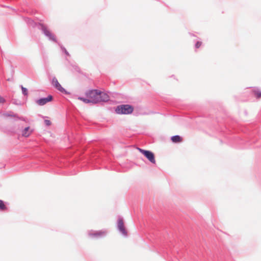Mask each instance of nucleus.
Masks as SVG:
<instances>
[{
    "label": "nucleus",
    "instance_id": "obj_14",
    "mask_svg": "<svg viewBox=\"0 0 261 261\" xmlns=\"http://www.w3.org/2000/svg\"><path fill=\"white\" fill-rule=\"evenodd\" d=\"M44 122H45V124L48 126H49L51 124V122L48 120H45L44 121Z\"/></svg>",
    "mask_w": 261,
    "mask_h": 261
},
{
    "label": "nucleus",
    "instance_id": "obj_17",
    "mask_svg": "<svg viewBox=\"0 0 261 261\" xmlns=\"http://www.w3.org/2000/svg\"><path fill=\"white\" fill-rule=\"evenodd\" d=\"M65 53L67 55H68V53L66 51H65Z\"/></svg>",
    "mask_w": 261,
    "mask_h": 261
},
{
    "label": "nucleus",
    "instance_id": "obj_10",
    "mask_svg": "<svg viewBox=\"0 0 261 261\" xmlns=\"http://www.w3.org/2000/svg\"><path fill=\"white\" fill-rule=\"evenodd\" d=\"M118 227L119 230L123 233H125V230L124 228L123 223L122 220H120L118 222Z\"/></svg>",
    "mask_w": 261,
    "mask_h": 261
},
{
    "label": "nucleus",
    "instance_id": "obj_7",
    "mask_svg": "<svg viewBox=\"0 0 261 261\" xmlns=\"http://www.w3.org/2000/svg\"><path fill=\"white\" fill-rule=\"evenodd\" d=\"M32 133V130H30V127H25L22 132V135L25 137H29Z\"/></svg>",
    "mask_w": 261,
    "mask_h": 261
},
{
    "label": "nucleus",
    "instance_id": "obj_12",
    "mask_svg": "<svg viewBox=\"0 0 261 261\" xmlns=\"http://www.w3.org/2000/svg\"><path fill=\"white\" fill-rule=\"evenodd\" d=\"M21 89H22L23 94L25 95H27L28 94L27 89L22 86L21 87Z\"/></svg>",
    "mask_w": 261,
    "mask_h": 261
},
{
    "label": "nucleus",
    "instance_id": "obj_13",
    "mask_svg": "<svg viewBox=\"0 0 261 261\" xmlns=\"http://www.w3.org/2000/svg\"><path fill=\"white\" fill-rule=\"evenodd\" d=\"M202 45V42H200V41H198L196 44H195V46L197 48H198L200 47V46Z\"/></svg>",
    "mask_w": 261,
    "mask_h": 261
},
{
    "label": "nucleus",
    "instance_id": "obj_8",
    "mask_svg": "<svg viewBox=\"0 0 261 261\" xmlns=\"http://www.w3.org/2000/svg\"><path fill=\"white\" fill-rule=\"evenodd\" d=\"M43 31L44 34L47 36H48L50 39L54 41H56L55 36L46 28H43Z\"/></svg>",
    "mask_w": 261,
    "mask_h": 261
},
{
    "label": "nucleus",
    "instance_id": "obj_4",
    "mask_svg": "<svg viewBox=\"0 0 261 261\" xmlns=\"http://www.w3.org/2000/svg\"><path fill=\"white\" fill-rule=\"evenodd\" d=\"M53 84L60 91L65 92V89L61 86L56 77L53 79Z\"/></svg>",
    "mask_w": 261,
    "mask_h": 261
},
{
    "label": "nucleus",
    "instance_id": "obj_6",
    "mask_svg": "<svg viewBox=\"0 0 261 261\" xmlns=\"http://www.w3.org/2000/svg\"><path fill=\"white\" fill-rule=\"evenodd\" d=\"M106 234L105 231H99L95 232H91L90 233V236L92 237H99L105 236Z\"/></svg>",
    "mask_w": 261,
    "mask_h": 261
},
{
    "label": "nucleus",
    "instance_id": "obj_2",
    "mask_svg": "<svg viewBox=\"0 0 261 261\" xmlns=\"http://www.w3.org/2000/svg\"><path fill=\"white\" fill-rule=\"evenodd\" d=\"M133 108L128 105H123L118 106L116 109V112L119 114H129L133 111Z\"/></svg>",
    "mask_w": 261,
    "mask_h": 261
},
{
    "label": "nucleus",
    "instance_id": "obj_15",
    "mask_svg": "<svg viewBox=\"0 0 261 261\" xmlns=\"http://www.w3.org/2000/svg\"><path fill=\"white\" fill-rule=\"evenodd\" d=\"M5 102V99L3 97L0 96V103H3Z\"/></svg>",
    "mask_w": 261,
    "mask_h": 261
},
{
    "label": "nucleus",
    "instance_id": "obj_3",
    "mask_svg": "<svg viewBox=\"0 0 261 261\" xmlns=\"http://www.w3.org/2000/svg\"><path fill=\"white\" fill-rule=\"evenodd\" d=\"M138 149L141 153L143 154L150 162L153 164L155 163L154 155L152 152L148 150H145L141 148H138Z\"/></svg>",
    "mask_w": 261,
    "mask_h": 261
},
{
    "label": "nucleus",
    "instance_id": "obj_1",
    "mask_svg": "<svg viewBox=\"0 0 261 261\" xmlns=\"http://www.w3.org/2000/svg\"><path fill=\"white\" fill-rule=\"evenodd\" d=\"M86 98L79 97V99L85 103H97L100 102L107 101L109 99L108 95L97 90H91L85 93Z\"/></svg>",
    "mask_w": 261,
    "mask_h": 261
},
{
    "label": "nucleus",
    "instance_id": "obj_9",
    "mask_svg": "<svg viewBox=\"0 0 261 261\" xmlns=\"http://www.w3.org/2000/svg\"><path fill=\"white\" fill-rule=\"evenodd\" d=\"M171 139L173 143H180L182 141V138L178 135L172 137Z\"/></svg>",
    "mask_w": 261,
    "mask_h": 261
},
{
    "label": "nucleus",
    "instance_id": "obj_16",
    "mask_svg": "<svg viewBox=\"0 0 261 261\" xmlns=\"http://www.w3.org/2000/svg\"><path fill=\"white\" fill-rule=\"evenodd\" d=\"M255 95L257 98L261 97V93H256Z\"/></svg>",
    "mask_w": 261,
    "mask_h": 261
},
{
    "label": "nucleus",
    "instance_id": "obj_11",
    "mask_svg": "<svg viewBox=\"0 0 261 261\" xmlns=\"http://www.w3.org/2000/svg\"><path fill=\"white\" fill-rule=\"evenodd\" d=\"M0 209L2 210H5L6 209V207L2 200H0Z\"/></svg>",
    "mask_w": 261,
    "mask_h": 261
},
{
    "label": "nucleus",
    "instance_id": "obj_5",
    "mask_svg": "<svg viewBox=\"0 0 261 261\" xmlns=\"http://www.w3.org/2000/svg\"><path fill=\"white\" fill-rule=\"evenodd\" d=\"M52 96L51 95H49L46 98H43L39 99L37 101V103L40 106H43L47 102L51 101L52 100Z\"/></svg>",
    "mask_w": 261,
    "mask_h": 261
}]
</instances>
